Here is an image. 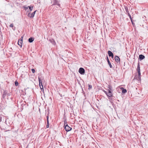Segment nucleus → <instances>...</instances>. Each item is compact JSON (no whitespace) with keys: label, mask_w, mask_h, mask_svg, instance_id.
<instances>
[{"label":"nucleus","mask_w":148,"mask_h":148,"mask_svg":"<svg viewBox=\"0 0 148 148\" xmlns=\"http://www.w3.org/2000/svg\"><path fill=\"white\" fill-rule=\"evenodd\" d=\"M108 92L107 95L108 97H112V93L111 91L110 90H108Z\"/></svg>","instance_id":"0eeeda50"},{"label":"nucleus","mask_w":148,"mask_h":148,"mask_svg":"<svg viewBox=\"0 0 148 148\" xmlns=\"http://www.w3.org/2000/svg\"><path fill=\"white\" fill-rule=\"evenodd\" d=\"M64 126V129L66 132L69 131L72 129V128L69 127L67 124H66V125Z\"/></svg>","instance_id":"7ed1b4c3"},{"label":"nucleus","mask_w":148,"mask_h":148,"mask_svg":"<svg viewBox=\"0 0 148 148\" xmlns=\"http://www.w3.org/2000/svg\"><path fill=\"white\" fill-rule=\"evenodd\" d=\"M28 8H29V10H30V11H31L32 10L33 6L31 5L30 6H29Z\"/></svg>","instance_id":"a211bd4d"},{"label":"nucleus","mask_w":148,"mask_h":148,"mask_svg":"<svg viewBox=\"0 0 148 148\" xmlns=\"http://www.w3.org/2000/svg\"><path fill=\"white\" fill-rule=\"evenodd\" d=\"M49 40L51 43H52V44L53 45H56V43L53 39H49Z\"/></svg>","instance_id":"9d476101"},{"label":"nucleus","mask_w":148,"mask_h":148,"mask_svg":"<svg viewBox=\"0 0 148 148\" xmlns=\"http://www.w3.org/2000/svg\"><path fill=\"white\" fill-rule=\"evenodd\" d=\"M15 85L16 86H18V83L16 81L15 82Z\"/></svg>","instance_id":"4be33fe9"},{"label":"nucleus","mask_w":148,"mask_h":148,"mask_svg":"<svg viewBox=\"0 0 148 148\" xmlns=\"http://www.w3.org/2000/svg\"><path fill=\"white\" fill-rule=\"evenodd\" d=\"M129 16V18L130 19H132L131 15L130 16Z\"/></svg>","instance_id":"72a5a7b5"},{"label":"nucleus","mask_w":148,"mask_h":148,"mask_svg":"<svg viewBox=\"0 0 148 148\" xmlns=\"http://www.w3.org/2000/svg\"><path fill=\"white\" fill-rule=\"evenodd\" d=\"M3 117V116L2 115H1L0 116V122H1L2 121V117Z\"/></svg>","instance_id":"b1692460"},{"label":"nucleus","mask_w":148,"mask_h":148,"mask_svg":"<svg viewBox=\"0 0 148 148\" xmlns=\"http://www.w3.org/2000/svg\"><path fill=\"white\" fill-rule=\"evenodd\" d=\"M109 89L108 90H110L111 91L112 90V87L110 86H108Z\"/></svg>","instance_id":"a878e982"},{"label":"nucleus","mask_w":148,"mask_h":148,"mask_svg":"<svg viewBox=\"0 0 148 148\" xmlns=\"http://www.w3.org/2000/svg\"><path fill=\"white\" fill-rule=\"evenodd\" d=\"M23 8H24L25 10H26L28 9V6L26 7L25 6H23Z\"/></svg>","instance_id":"412c9836"},{"label":"nucleus","mask_w":148,"mask_h":148,"mask_svg":"<svg viewBox=\"0 0 148 148\" xmlns=\"http://www.w3.org/2000/svg\"><path fill=\"white\" fill-rule=\"evenodd\" d=\"M1 38H2V34H1Z\"/></svg>","instance_id":"4c0bfd02"},{"label":"nucleus","mask_w":148,"mask_h":148,"mask_svg":"<svg viewBox=\"0 0 148 148\" xmlns=\"http://www.w3.org/2000/svg\"><path fill=\"white\" fill-rule=\"evenodd\" d=\"M47 121H49V117L48 116H47Z\"/></svg>","instance_id":"2f4dec72"},{"label":"nucleus","mask_w":148,"mask_h":148,"mask_svg":"<svg viewBox=\"0 0 148 148\" xmlns=\"http://www.w3.org/2000/svg\"><path fill=\"white\" fill-rule=\"evenodd\" d=\"M10 27H12V29H13L14 30V29H15V27H13V24H11L10 25Z\"/></svg>","instance_id":"f3484780"},{"label":"nucleus","mask_w":148,"mask_h":148,"mask_svg":"<svg viewBox=\"0 0 148 148\" xmlns=\"http://www.w3.org/2000/svg\"><path fill=\"white\" fill-rule=\"evenodd\" d=\"M22 42V39H19L18 41V44L19 46L21 47Z\"/></svg>","instance_id":"1a4fd4ad"},{"label":"nucleus","mask_w":148,"mask_h":148,"mask_svg":"<svg viewBox=\"0 0 148 148\" xmlns=\"http://www.w3.org/2000/svg\"><path fill=\"white\" fill-rule=\"evenodd\" d=\"M132 23L133 25H134V23L133 22H132Z\"/></svg>","instance_id":"e433bc0d"},{"label":"nucleus","mask_w":148,"mask_h":148,"mask_svg":"<svg viewBox=\"0 0 148 148\" xmlns=\"http://www.w3.org/2000/svg\"><path fill=\"white\" fill-rule=\"evenodd\" d=\"M145 58V56L143 55L140 54L139 55V59L140 60H142L143 59H144Z\"/></svg>","instance_id":"6e6552de"},{"label":"nucleus","mask_w":148,"mask_h":148,"mask_svg":"<svg viewBox=\"0 0 148 148\" xmlns=\"http://www.w3.org/2000/svg\"><path fill=\"white\" fill-rule=\"evenodd\" d=\"M121 90H122V92L123 93H125L127 92V90L126 89L124 88H123L122 87L121 88Z\"/></svg>","instance_id":"4468645a"},{"label":"nucleus","mask_w":148,"mask_h":148,"mask_svg":"<svg viewBox=\"0 0 148 148\" xmlns=\"http://www.w3.org/2000/svg\"><path fill=\"white\" fill-rule=\"evenodd\" d=\"M104 92H105V93L107 95V91H105V90H103Z\"/></svg>","instance_id":"7c9ffc66"},{"label":"nucleus","mask_w":148,"mask_h":148,"mask_svg":"<svg viewBox=\"0 0 148 148\" xmlns=\"http://www.w3.org/2000/svg\"><path fill=\"white\" fill-rule=\"evenodd\" d=\"M138 73V76L139 77H141V73Z\"/></svg>","instance_id":"cd10ccee"},{"label":"nucleus","mask_w":148,"mask_h":148,"mask_svg":"<svg viewBox=\"0 0 148 148\" xmlns=\"http://www.w3.org/2000/svg\"><path fill=\"white\" fill-rule=\"evenodd\" d=\"M34 40V39L33 38L31 37L28 39V41L29 42L31 43Z\"/></svg>","instance_id":"2eb2a0df"},{"label":"nucleus","mask_w":148,"mask_h":148,"mask_svg":"<svg viewBox=\"0 0 148 148\" xmlns=\"http://www.w3.org/2000/svg\"><path fill=\"white\" fill-rule=\"evenodd\" d=\"M32 73H34L35 72V70L34 69H32Z\"/></svg>","instance_id":"bb28decb"},{"label":"nucleus","mask_w":148,"mask_h":148,"mask_svg":"<svg viewBox=\"0 0 148 148\" xmlns=\"http://www.w3.org/2000/svg\"><path fill=\"white\" fill-rule=\"evenodd\" d=\"M23 37L22 36H21V39H22V40H23Z\"/></svg>","instance_id":"f704fd0d"},{"label":"nucleus","mask_w":148,"mask_h":148,"mask_svg":"<svg viewBox=\"0 0 148 148\" xmlns=\"http://www.w3.org/2000/svg\"><path fill=\"white\" fill-rule=\"evenodd\" d=\"M79 72L81 75H84L85 73V70L82 68H80L78 71Z\"/></svg>","instance_id":"39448f33"},{"label":"nucleus","mask_w":148,"mask_h":148,"mask_svg":"<svg viewBox=\"0 0 148 148\" xmlns=\"http://www.w3.org/2000/svg\"><path fill=\"white\" fill-rule=\"evenodd\" d=\"M60 0H53V4L52 5H56L60 7Z\"/></svg>","instance_id":"f03ea898"},{"label":"nucleus","mask_w":148,"mask_h":148,"mask_svg":"<svg viewBox=\"0 0 148 148\" xmlns=\"http://www.w3.org/2000/svg\"><path fill=\"white\" fill-rule=\"evenodd\" d=\"M137 70L138 73H140V69H138V70Z\"/></svg>","instance_id":"c756f323"},{"label":"nucleus","mask_w":148,"mask_h":148,"mask_svg":"<svg viewBox=\"0 0 148 148\" xmlns=\"http://www.w3.org/2000/svg\"><path fill=\"white\" fill-rule=\"evenodd\" d=\"M140 62H138L137 65V70L140 69Z\"/></svg>","instance_id":"6ab92c4d"},{"label":"nucleus","mask_w":148,"mask_h":148,"mask_svg":"<svg viewBox=\"0 0 148 148\" xmlns=\"http://www.w3.org/2000/svg\"><path fill=\"white\" fill-rule=\"evenodd\" d=\"M127 15H128L129 16L130 15V13H129V12H127Z\"/></svg>","instance_id":"473e14b6"},{"label":"nucleus","mask_w":148,"mask_h":148,"mask_svg":"<svg viewBox=\"0 0 148 148\" xmlns=\"http://www.w3.org/2000/svg\"><path fill=\"white\" fill-rule=\"evenodd\" d=\"M49 126V121H47V125L46 127L47 128H48Z\"/></svg>","instance_id":"5701e85b"},{"label":"nucleus","mask_w":148,"mask_h":148,"mask_svg":"<svg viewBox=\"0 0 148 148\" xmlns=\"http://www.w3.org/2000/svg\"><path fill=\"white\" fill-rule=\"evenodd\" d=\"M107 62H108V64L109 65L110 67V68H112V65L109 61V60L108 58V56H107Z\"/></svg>","instance_id":"9b49d317"},{"label":"nucleus","mask_w":148,"mask_h":148,"mask_svg":"<svg viewBox=\"0 0 148 148\" xmlns=\"http://www.w3.org/2000/svg\"><path fill=\"white\" fill-rule=\"evenodd\" d=\"M130 20H131V21L132 23V22H133V21H132V19H130Z\"/></svg>","instance_id":"c9c22d12"},{"label":"nucleus","mask_w":148,"mask_h":148,"mask_svg":"<svg viewBox=\"0 0 148 148\" xmlns=\"http://www.w3.org/2000/svg\"><path fill=\"white\" fill-rule=\"evenodd\" d=\"M134 79H135L138 81L141 80V77H139L137 75H136L134 77Z\"/></svg>","instance_id":"ddd939ff"},{"label":"nucleus","mask_w":148,"mask_h":148,"mask_svg":"<svg viewBox=\"0 0 148 148\" xmlns=\"http://www.w3.org/2000/svg\"><path fill=\"white\" fill-rule=\"evenodd\" d=\"M125 11H126V12L127 13L128 12H129V11H128V7H126V6H125Z\"/></svg>","instance_id":"aec40b11"},{"label":"nucleus","mask_w":148,"mask_h":148,"mask_svg":"<svg viewBox=\"0 0 148 148\" xmlns=\"http://www.w3.org/2000/svg\"><path fill=\"white\" fill-rule=\"evenodd\" d=\"M7 94V92L6 91H5L3 93V97H5V96H6V95Z\"/></svg>","instance_id":"dca6fc26"},{"label":"nucleus","mask_w":148,"mask_h":148,"mask_svg":"<svg viewBox=\"0 0 148 148\" xmlns=\"http://www.w3.org/2000/svg\"><path fill=\"white\" fill-rule=\"evenodd\" d=\"M36 11V10L34 12L31 14L30 13H29L27 15L28 16L31 18H33L34 16V14H35Z\"/></svg>","instance_id":"20e7f679"},{"label":"nucleus","mask_w":148,"mask_h":148,"mask_svg":"<svg viewBox=\"0 0 148 148\" xmlns=\"http://www.w3.org/2000/svg\"><path fill=\"white\" fill-rule=\"evenodd\" d=\"M64 126H65L66 125V124H67L66 121V120L64 121Z\"/></svg>","instance_id":"c85d7f7f"},{"label":"nucleus","mask_w":148,"mask_h":148,"mask_svg":"<svg viewBox=\"0 0 148 148\" xmlns=\"http://www.w3.org/2000/svg\"><path fill=\"white\" fill-rule=\"evenodd\" d=\"M115 59L116 62H118L120 61V58L118 56H115Z\"/></svg>","instance_id":"f8f14e48"},{"label":"nucleus","mask_w":148,"mask_h":148,"mask_svg":"<svg viewBox=\"0 0 148 148\" xmlns=\"http://www.w3.org/2000/svg\"><path fill=\"white\" fill-rule=\"evenodd\" d=\"M38 80L39 81V86H40V88L42 90V89H43V90L44 89L43 85L42 83L41 77H38Z\"/></svg>","instance_id":"f257e3e1"},{"label":"nucleus","mask_w":148,"mask_h":148,"mask_svg":"<svg viewBox=\"0 0 148 148\" xmlns=\"http://www.w3.org/2000/svg\"><path fill=\"white\" fill-rule=\"evenodd\" d=\"M108 56L109 57H111L112 58H113L114 57L113 53L110 51H108Z\"/></svg>","instance_id":"423d86ee"},{"label":"nucleus","mask_w":148,"mask_h":148,"mask_svg":"<svg viewBox=\"0 0 148 148\" xmlns=\"http://www.w3.org/2000/svg\"><path fill=\"white\" fill-rule=\"evenodd\" d=\"M89 88H88V89H91L92 88V86L90 85H88Z\"/></svg>","instance_id":"393cba45"}]
</instances>
